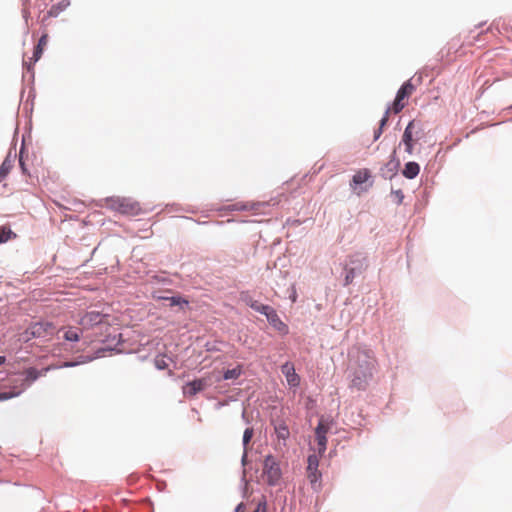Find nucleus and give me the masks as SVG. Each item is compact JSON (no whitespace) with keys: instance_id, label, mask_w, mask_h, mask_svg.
Here are the masks:
<instances>
[{"instance_id":"obj_3","label":"nucleus","mask_w":512,"mask_h":512,"mask_svg":"<svg viewBox=\"0 0 512 512\" xmlns=\"http://www.w3.org/2000/svg\"><path fill=\"white\" fill-rule=\"evenodd\" d=\"M105 207L127 216H137L142 212L138 202L130 198L112 196L105 199Z\"/></svg>"},{"instance_id":"obj_15","label":"nucleus","mask_w":512,"mask_h":512,"mask_svg":"<svg viewBox=\"0 0 512 512\" xmlns=\"http://www.w3.org/2000/svg\"><path fill=\"white\" fill-rule=\"evenodd\" d=\"M275 433L278 439V444L280 445L282 441V445L286 446V441L290 436V431L286 423L283 421L278 422L275 425Z\"/></svg>"},{"instance_id":"obj_25","label":"nucleus","mask_w":512,"mask_h":512,"mask_svg":"<svg viewBox=\"0 0 512 512\" xmlns=\"http://www.w3.org/2000/svg\"><path fill=\"white\" fill-rule=\"evenodd\" d=\"M43 50V47H39L36 45V47L34 48L33 56L30 58L29 65L36 63L42 57Z\"/></svg>"},{"instance_id":"obj_9","label":"nucleus","mask_w":512,"mask_h":512,"mask_svg":"<svg viewBox=\"0 0 512 512\" xmlns=\"http://www.w3.org/2000/svg\"><path fill=\"white\" fill-rule=\"evenodd\" d=\"M321 457L322 456H320V454L316 453L308 456L307 478L313 487H315L321 479V473L318 470L319 460Z\"/></svg>"},{"instance_id":"obj_6","label":"nucleus","mask_w":512,"mask_h":512,"mask_svg":"<svg viewBox=\"0 0 512 512\" xmlns=\"http://www.w3.org/2000/svg\"><path fill=\"white\" fill-rule=\"evenodd\" d=\"M55 327L50 322H38L30 325L22 334L23 341H29L32 338L46 337L54 333Z\"/></svg>"},{"instance_id":"obj_21","label":"nucleus","mask_w":512,"mask_h":512,"mask_svg":"<svg viewBox=\"0 0 512 512\" xmlns=\"http://www.w3.org/2000/svg\"><path fill=\"white\" fill-rule=\"evenodd\" d=\"M16 238V234L7 226L0 227V244Z\"/></svg>"},{"instance_id":"obj_19","label":"nucleus","mask_w":512,"mask_h":512,"mask_svg":"<svg viewBox=\"0 0 512 512\" xmlns=\"http://www.w3.org/2000/svg\"><path fill=\"white\" fill-rule=\"evenodd\" d=\"M14 161L10 158H5L0 166V183L7 177L13 168Z\"/></svg>"},{"instance_id":"obj_31","label":"nucleus","mask_w":512,"mask_h":512,"mask_svg":"<svg viewBox=\"0 0 512 512\" xmlns=\"http://www.w3.org/2000/svg\"><path fill=\"white\" fill-rule=\"evenodd\" d=\"M391 111H392V108H390V107L385 111L383 118L380 120L379 128L383 129L386 126L388 119H389V114Z\"/></svg>"},{"instance_id":"obj_2","label":"nucleus","mask_w":512,"mask_h":512,"mask_svg":"<svg viewBox=\"0 0 512 512\" xmlns=\"http://www.w3.org/2000/svg\"><path fill=\"white\" fill-rule=\"evenodd\" d=\"M50 370V367L38 370L34 367H29L23 371L24 378L22 380H15L8 392H0V401L12 399L21 395L33 382L39 377L45 376Z\"/></svg>"},{"instance_id":"obj_4","label":"nucleus","mask_w":512,"mask_h":512,"mask_svg":"<svg viewBox=\"0 0 512 512\" xmlns=\"http://www.w3.org/2000/svg\"><path fill=\"white\" fill-rule=\"evenodd\" d=\"M423 135L422 123L417 120H412L406 126L399 146L403 144L407 154L412 155L415 144L423 137Z\"/></svg>"},{"instance_id":"obj_17","label":"nucleus","mask_w":512,"mask_h":512,"mask_svg":"<svg viewBox=\"0 0 512 512\" xmlns=\"http://www.w3.org/2000/svg\"><path fill=\"white\" fill-rule=\"evenodd\" d=\"M241 299L248 305L250 306L252 309H254L255 311L263 314L264 313V310L262 308H268L269 305H264V304H261L259 303L258 301L256 300H253L252 297L248 294V293H242L241 294Z\"/></svg>"},{"instance_id":"obj_40","label":"nucleus","mask_w":512,"mask_h":512,"mask_svg":"<svg viewBox=\"0 0 512 512\" xmlns=\"http://www.w3.org/2000/svg\"><path fill=\"white\" fill-rule=\"evenodd\" d=\"M20 165L22 166L23 171L25 170L23 162L20 161Z\"/></svg>"},{"instance_id":"obj_18","label":"nucleus","mask_w":512,"mask_h":512,"mask_svg":"<svg viewBox=\"0 0 512 512\" xmlns=\"http://www.w3.org/2000/svg\"><path fill=\"white\" fill-rule=\"evenodd\" d=\"M63 338L69 342H76L80 339V330L76 327L69 326L63 329Z\"/></svg>"},{"instance_id":"obj_11","label":"nucleus","mask_w":512,"mask_h":512,"mask_svg":"<svg viewBox=\"0 0 512 512\" xmlns=\"http://www.w3.org/2000/svg\"><path fill=\"white\" fill-rule=\"evenodd\" d=\"M264 310V315L266 316L268 322L279 332L285 334L288 331V327L285 323L281 321L279 318L276 310L272 308L271 306H268V308H262Z\"/></svg>"},{"instance_id":"obj_1","label":"nucleus","mask_w":512,"mask_h":512,"mask_svg":"<svg viewBox=\"0 0 512 512\" xmlns=\"http://www.w3.org/2000/svg\"><path fill=\"white\" fill-rule=\"evenodd\" d=\"M374 359L369 357L366 353L357 354V360L351 362L350 368L353 371L351 385L359 390L364 389L372 377L374 368Z\"/></svg>"},{"instance_id":"obj_35","label":"nucleus","mask_w":512,"mask_h":512,"mask_svg":"<svg viewBox=\"0 0 512 512\" xmlns=\"http://www.w3.org/2000/svg\"><path fill=\"white\" fill-rule=\"evenodd\" d=\"M74 365H75V363H72V362H66L64 364L65 367H70V366H74Z\"/></svg>"},{"instance_id":"obj_30","label":"nucleus","mask_w":512,"mask_h":512,"mask_svg":"<svg viewBox=\"0 0 512 512\" xmlns=\"http://www.w3.org/2000/svg\"><path fill=\"white\" fill-rule=\"evenodd\" d=\"M168 300L170 301L171 306L188 304V301L181 297H170V298H168Z\"/></svg>"},{"instance_id":"obj_5","label":"nucleus","mask_w":512,"mask_h":512,"mask_svg":"<svg viewBox=\"0 0 512 512\" xmlns=\"http://www.w3.org/2000/svg\"><path fill=\"white\" fill-rule=\"evenodd\" d=\"M263 477L270 486L277 485L282 477L280 463L273 455H267L264 459Z\"/></svg>"},{"instance_id":"obj_26","label":"nucleus","mask_w":512,"mask_h":512,"mask_svg":"<svg viewBox=\"0 0 512 512\" xmlns=\"http://www.w3.org/2000/svg\"><path fill=\"white\" fill-rule=\"evenodd\" d=\"M154 363H155L156 368L159 370H164V369L168 368V363L166 362L165 356H163V355L157 356L155 358Z\"/></svg>"},{"instance_id":"obj_32","label":"nucleus","mask_w":512,"mask_h":512,"mask_svg":"<svg viewBox=\"0 0 512 512\" xmlns=\"http://www.w3.org/2000/svg\"><path fill=\"white\" fill-rule=\"evenodd\" d=\"M47 43H48V35L45 33L40 37L37 46L45 48Z\"/></svg>"},{"instance_id":"obj_37","label":"nucleus","mask_w":512,"mask_h":512,"mask_svg":"<svg viewBox=\"0 0 512 512\" xmlns=\"http://www.w3.org/2000/svg\"><path fill=\"white\" fill-rule=\"evenodd\" d=\"M397 197H403V194H401V191L397 192Z\"/></svg>"},{"instance_id":"obj_27","label":"nucleus","mask_w":512,"mask_h":512,"mask_svg":"<svg viewBox=\"0 0 512 512\" xmlns=\"http://www.w3.org/2000/svg\"><path fill=\"white\" fill-rule=\"evenodd\" d=\"M355 269L354 268H350V269H347V272H346V276H345V279H344V285H349L353 282L354 278H355Z\"/></svg>"},{"instance_id":"obj_28","label":"nucleus","mask_w":512,"mask_h":512,"mask_svg":"<svg viewBox=\"0 0 512 512\" xmlns=\"http://www.w3.org/2000/svg\"><path fill=\"white\" fill-rule=\"evenodd\" d=\"M65 6H61L60 4L58 5H53L50 10L48 11V16L49 17H56L59 15V13L64 9Z\"/></svg>"},{"instance_id":"obj_29","label":"nucleus","mask_w":512,"mask_h":512,"mask_svg":"<svg viewBox=\"0 0 512 512\" xmlns=\"http://www.w3.org/2000/svg\"><path fill=\"white\" fill-rule=\"evenodd\" d=\"M252 437H253V429L252 428L245 429L244 434H243V445L245 447L250 442Z\"/></svg>"},{"instance_id":"obj_13","label":"nucleus","mask_w":512,"mask_h":512,"mask_svg":"<svg viewBox=\"0 0 512 512\" xmlns=\"http://www.w3.org/2000/svg\"><path fill=\"white\" fill-rule=\"evenodd\" d=\"M266 206H268V204L265 202H240L232 205L231 210L251 211L253 214H262Z\"/></svg>"},{"instance_id":"obj_24","label":"nucleus","mask_w":512,"mask_h":512,"mask_svg":"<svg viewBox=\"0 0 512 512\" xmlns=\"http://www.w3.org/2000/svg\"><path fill=\"white\" fill-rule=\"evenodd\" d=\"M43 50V47H39L36 45V47L34 48L33 56L30 58L29 65L36 63L42 57Z\"/></svg>"},{"instance_id":"obj_7","label":"nucleus","mask_w":512,"mask_h":512,"mask_svg":"<svg viewBox=\"0 0 512 512\" xmlns=\"http://www.w3.org/2000/svg\"><path fill=\"white\" fill-rule=\"evenodd\" d=\"M415 91V86L410 80L406 81L398 90L396 98L392 105V111L397 114L406 106L405 99H408Z\"/></svg>"},{"instance_id":"obj_36","label":"nucleus","mask_w":512,"mask_h":512,"mask_svg":"<svg viewBox=\"0 0 512 512\" xmlns=\"http://www.w3.org/2000/svg\"><path fill=\"white\" fill-rule=\"evenodd\" d=\"M397 197H403V194H401V191L397 192Z\"/></svg>"},{"instance_id":"obj_12","label":"nucleus","mask_w":512,"mask_h":512,"mask_svg":"<svg viewBox=\"0 0 512 512\" xmlns=\"http://www.w3.org/2000/svg\"><path fill=\"white\" fill-rule=\"evenodd\" d=\"M281 372L286 378V381L290 387H298L300 384V377L295 371L294 364L286 362L281 366Z\"/></svg>"},{"instance_id":"obj_16","label":"nucleus","mask_w":512,"mask_h":512,"mask_svg":"<svg viewBox=\"0 0 512 512\" xmlns=\"http://www.w3.org/2000/svg\"><path fill=\"white\" fill-rule=\"evenodd\" d=\"M420 172V166L416 162H407L402 171V174L407 179H414Z\"/></svg>"},{"instance_id":"obj_14","label":"nucleus","mask_w":512,"mask_h":512,"mask_svg":"<svg viewBox=\"0 0 512 512\" xmlns=\"http://www.w3.org/2000/svg\"><path fill=\"white\" fill-rule=\"evenodd\" d=\"M207 386V382L205 379H196L189 383H187L183 388V393L189 396H195L197 393L201 392Z\"/></svg>"},{"instance_id":"obj_33","label":"nucleus","mask_w":512,"mask_h":512,"mask_svg":"<svg viewBox=\"0 0 512 512\" xmlns=\"http://www.w3.org/2000/svg\"><path fill=\"white\" fill-rule=\"evenodd\" d=\"M383 132V129L382 128H378L375 132H374V140H378L379 137L381 136Z\"/></svg>"},{"instance_id":"obj_38","label":"nucleus","mask_w":512,"mask_h":512,"mask_svg":"<svg viewBox=\"0 0 512 512\" xmlns=\"http://www.w3.org/2000/svg\"><path fill=\"white\" fill-rule=\"evenodd\" d=\"M397 197H403V194H401V191L397 192Z\"/></svg>"},{"instance_id":"obj_8","label":"nucleus","mask_w":512,"mask_h":512,"mask_svg":"<svg viewBox=\"0 0 512 512\" xmlns=\"http://www.w3.org/2000/svg\"><path fill=\"white\" fill-rule=\"evenodd\" d=\"M329 430V423L321 418L315 429V440L317 442V448H314V450L317 451V454H320V456H323L327 449V433Z\"/></svg>"},{"instance_id":"obj_39","label":"nucleus","mask_w":512,"mask_h":512,"mask_svg":"<svg viewBox=\"0 0 512 512\" xmlns=\"http://www.w3.org/2000/svg\"><path fill=\"white\" fill-rule=\"evenodd\" d=\"M398 166H399V161H396L394 167L397 168Z\"/></svg>"},{"instance_id":"obj_20","label":"nucleus","mask_w":512,"mask_h":512,"mask_svg":"<svg viewBox=\"0 0 512 512\" xmlns=\"http://www.w3.org/2000/svg\"><path fill=\"white\" fill-rule=\"evenodd\" d=\"M370 176L371 175H370V172L368 169H362V170L357 171L354 174V176L352 178V182L355 185L363 184L370 178Z\"/></svg>"},{"instance_id":"obj_23","label":"nucleus","mask_w":512,"mask_h":512,"mask_svg":"<svg viewBox=\"0 0 512 512\" xmlns=\"http://www.w3.org/2000/svg\"><path fill=\"white\" fill-rule=\"evenodd\" d=\"M22 4V16L26 23H28V19L30 18V10H29V4L30 0H21Z\"/></svg>"},{"instance_id":"obj_22","label":"nucleus","mask_w":512,"mask_h":512,"mask_svg":"<svg viewBox=\"0 0 512 512\" xmlns=\"http://www.w3.org/2000/svg\"><path fill=\"white\" fill-rule=\"evenodd\" d=\"M241 374H242V365H237L233 369L226 370L223 374V378L225 380L237 379L241 376Z\"/></svg>"},{"instance_id":"obj_10","label":"nucleus","mask_w":512,"mask_h":512,"mask_svg":"<svg viewBox=\"0 0 512 512\" xmlns=\"http://www.w3.org/2000/svg\"><path fill=\"white\" fill-rule=\"evenodd\" d=\"M106 315L98 312V311H90L86 312L79 320V325L82 326L83 329H91L96 325L102 324Z\"/></svg>"},{"instance_id":"obj_34","label":"nucleus","mask_w":512,"mask_h":512,"mask_svg":"<svg viewBox=\"0 0 512 512\" xmlns=\"http://www.w3.org/2000/svg\"><path fill=\"white\" fill-rule=\"evenodd\" d=\"M6 361V358L4 356H0V365L4 364Z\"/></svg>"},{"instance_id":"obj_41","label":"nucleus","mask_w":512,"mask_h":512,"mask_svg":"<svg viewBox=\"0 0 512 512\" xmlns=\"http://www.w3.org/2000/svg\"><path fill=\"white\" fill-rule=\"evenodd\" d=\"M254 512H263V511H260L259 509L255 510Z\"/></svg>"}]
</instances>
